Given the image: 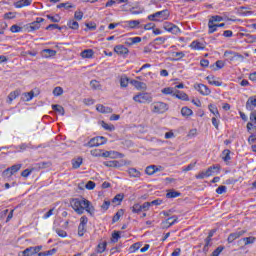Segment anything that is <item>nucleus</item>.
Instances as JSON below:
<instances>
[{"mask_svg": "<svg viewBox=\"0 0 256 256\" xmlns=\"http://www.w3.org/2000/svg\"><path fill=\"white\" fill-rule=\"evenodd\" d=\"M250 122L254 123L256 125V110H252L250 114Z\"/></svg>", "mask_w": 256, "mask_h": 256, "instance_id": "338daca9", "label": "nucleus"}, {"mask_svg": "<svg viewBox=\"0 0 256 256\" xmlns=\"http://www.w3.org/2000/svg\"><path fill=\"white\" fill-rule=\"evenodd\" d=\"M47 19L52 21V23H59V21H61V16H59V15H56V16L47 15Z\"/></svg>", "mask_w": 256, "mask_h": 256, "instance_id": "8fccbe9b", "label": "nucleus"}, {"mask_svg": "<svg viewBox=\"0 0 256 256\" xmlns=\"http://www.w3.org/2000/svg\"><path fill=\"white\" fill-rule=\"evenodd\" d=\"M194 89L199 91L201 95H211V89H209L205 84H195Z\"/></svg>", "mask_w": 256, "mask_h": 256, "instance_id": "f8f14e48", "label": "nucleus"}, {"mask_svg": "<svg viewBox=\"0 0 256 256\" xmlns=\"http://www.w3.org/2000/svg\"><path fill=\"white\" fill-rule=\"evenodd\" d=\"M209 111H210L211 113H213V115H214L216 118L221 117V115L219 114V110L215 107V105L210 104V105H209Z\"/></svg>", "mask_w": 256, "mask_h": 256, "instance_id": "37998d69", "label": "nucleus"}, {"mask_svg": "<svg viewBox=\"0 0 256 256\" xmlns=\"http://www.w3.org/2000/svg\"><path fill=\"white\" fill-rule=\"evenodd\" d=\"M163 29H165V31H168V33H172V35H179V33H181V29L171 22H165L163 25Z\"/></svg>", "mask_w": 256, "mask_h": 256, "instance_id": "9b49d317", "label": "nucleus"}, {"mask_svg": "<svg viewBox=\"0 0 256 256\" xmlns=\"http://www.w3.org/2000/svg\"><path fill=\"white\" fill-rule=\"evenodd\" d=\"M43 21H45V19L36 18V21L26 24L24 26V29H25V31H27V33H31L33 31H38V29H41V23H43Z\"/></svg>", "mask_w": 256, "mask_h": 256, "instance_id": "7ed1b4c3", "label": "nucleus"}, {"mask_svg": "<svg viewBox=\"0 0 256 256\" xmlns=\"http://www.w3.org/2000/svg\"><path fill=\"white\" fill-rule=\"evenodd\" d=\"M191 49H195L196 51H201L203 49H205V44L199 42V41H193L190 44Z\"/></svg>", "mask_w": 256, "mask_h": 256, "instance_id": "5701e85b", "label": "nucleus"}, {"mask_svg": "<svg viewBox=\"0 0 256 256\" xmlns=\"http://www.w3.org/2000/svg\"><path fill=\"white\" fill-rule=\"evenodd\" d=\"M208 33L211 34V33H215V31H217V28H215V22L209 20L208 22Z\"/></svg>", "mask_w": 256, "mask_h": 256, "instance_id": "de8ad7c7", "label": "nucleus"}, {"mask_svg": "<svg viewBox=\"0 0 256 256\" xmlns=\"http://www.w3.org/2000/svg\"><path fill=\"white\" fill-rule=\"evenodd\" d=\"M223 249H225V247L219 246L217 249H215L213 251L212 256H219V255H221V253H223Z\"/></svg>", "mask_w": 256, "mask_h": 256, "instance_id": "4d7b16f0", "label": "nucleus"}, {"mask_svg": "<svg viewBox=\"0 0 256 256\" xmlns=\"http://www.w3.org/2000/svg\"><path fill=\"white\" fill-rule=\"evenodd\" d=\"M31 5V0H19L15 3V7L17 9H21L22 7H29Z\"/></svg>", "mask_w": 256, "mask_h": 256, "instance_id": "a878e982", "label": "nucleus"}, {"mask_svg": "<svg viewBox=\"0 0 256 256\" xmlns=\"http://www.w3.org/2000/svg\"><path fill=\"white\" fill-rule=\"evenodd\" d=\"M243 241H244V245H253V243H255L256 241V238L253 236L245 237L243 238Z\"/></svg>", "mask_w": 256, "mask_h": 256, "instance_id": "49530a36", "label": "nucleus"}, {"mask_svg": "<svg viewBox=\"0 0 256 256\" xmlns=\"http://www.w3.org/2000/svg\"><path fill=\"white\" fill-rule=\"evenodd\" d=\"M131 85L135 87L138 91H147V84L141 81L132 80Z\"/></svg>", "mask_w": 256, "mask_h": 256, "instance_id": "dca6fc26", "label": "nucleus"}, {"mask_svg": "<svg viewBox=\"0 0 256 256\" xmlns=\"http://www.w3.org/2000/svg\"><path fill=\"white\" fill-rule=\"evenodd\" d=\"M152 111L153 113H158V114H162V113H166V111H169V105H167V103L165 102H154L152 104Z\"/></svg>", "mask_w": 256, "mask_h": 256, "instance_id": "39448f33", "label": "nucleus"}, {"mask_svg": "<svg viewBox=\"0 0 256 256\" xmlns=\"http://www.w3.org/2000/svg\"><path fill=\"white\" fill-rule=\"evenodd\" d=\"M84 210L87 211L90 215L95 214V207L91 205V202L88 200V204H84Z\"/></svg>", "mask_w": 256, "mask_h": 256, "instance_id": "c756f323", "label": "nucleus"}, {"mask_svg": "<svg viewBox=\"0 0 256 256\" xmlns=\"http://www.w3.org/2000/svg\"><path fill=\"white\" fill-rule=\"evenodd\" d=\"M57 55V51L51 49H45L42 51V57L44 59H50V57H55Z\"/></svg>", "mask_w": 256, "mask_h": 256, "instance_id": "aec40b11", "label": "nucleus"}, {"mask_svg": "<svg viewBox=\"0 0 256 256\" xmlns=\"http://www.w3.org/2000/svg\"><path fill=\"white\" fill-rule=\"evenodd\" d=\"M54 97H61L63 95V88L61 86H57L53 89Z\"/></svg>", "mask_w": 256, "mask_h": 256, "instance_id": "c03bdc74", "label": "nucleus"}, {"mask_svg": "<svg viewBox=\"0 0 256 256\" xmlns=\"http://www.w3.org/2000/svg\"><path fill=\"white\" fill-rule=\"evenodd\" d=\"M158 171H163L162 166H156V165H150L146 167L145 173L146 175H155V173H158Z\"/></svg>", "mask_w": 256, "mask_h": 256, "instance_id": "ddd939ff", "label": "nucleus"}, {"mask_svg": "<svg viewBox=\"0 0 256 256\" xmlns=\"http://www.w3.org/2000/svg\"><path fill=\"white\" fill-rule=\"evenodd\" d=\"M22 165L21 164H16L11 166L10 168H7L3 173L2 176L9 179L10 177H13L17 171L21 170Z\"/></svg>", "mask_w": 256, "mask_h": 256, "instance_id": "9d476101", "label": "nucleus"}, {"mask_svg": "<svg viewBox=\"0 0 256 256\" xmlns=\"http://www.w3.org/2000/svg\"><path fill=\"white\" fill-rule=\"evenodd\" d=\"M91 89H94V91H101V83L97 80H92L90 82Z\"/></svg>", "mask_w": 256, "mask_h": 256, "instance_id": "473e14b6", "label": "nucleus"}, {"mask_svg": "<svg viewBox=\"0 0 256 256\" xmlns=\"http://www.w3.org/2000/svg\"><path fill=\"white\" fill-rule=\"evenodd\" d=\"M34 97H35L34 91L23 93V101H26V102L31 101V99H33Z\"/></svg>", "mask_w": 256, "mask_h": 256, "instance_id": "72a5a7b5", "label": "nucleus"}, {"mask_svg": "<svg viewBox=\"0 0 256 256\" xmlns=\"http://www.w3.org/2000/svg\"><path fill=\"white\" fill-rule=\"evenodd\" d=\"M83 164V158L79 157L72 161V167L73 169H79L81 165Z\"/></svg>", "mask_w": 256, "mask_h": 256, "instance_id": "2f4dec72", "label": "nucleus"}, {"mask_svg": "<svg viewBox=\"0 0 256 256\" xmlns=\"http://www.w3.org/2000/svg\"><path fill=\"white\" fill-rule=\"evenodd\" d=\"M67 26L69 27V29H74V31H77V29H79V23L75 20H69Z\"/></svg>", "mask_w": 256, "mask_h": 256, "instance_id": "c9c22d12", "label": "nucleus"}, {"mask_svg": "<svg viewBox=\"0 0 256 256\" xmlns=\"http://www.w3.org/2000/svg\"><path fill=\"white\" fill-rule=\"evenodd\" d=\"M247 129H248V131H251V129H254L256 131V124H255V122H248L247 123Z\"/></svg>", "mask_w": 256, "mask_h": 256, "instance_id": "774afa93", "label": "nucleus"}, {"mask_svg": "<svg viewBox=\"0 0 256 256\" xmlns=\"http://www.w3.org/2000/svg\"><path fill=\"white\" fill-rule=\"evenodd\" d=\"M90 153H91L92 157H101L102 150L101 149H94V150H91Z\"/></svg>", "mask_w": 256, "mask_h": 256, "instance_id": "13d9d810", "label": "nucleus"}, {"mask_svg": "<svg viewBox=\"0 0 256 256\" xmlns=\"http://www.w3.org/2000/svg\"><path fill=\"white\" fill-rule=\"evenodd\" d=\"M126 24L130 29H137V27L141 25V22L139 20H130L127 21Z\"/></svg>", "mask_w": 256, "mask_h": 256, "instance_id": "c85d7f7f", "label": "nucleus"}, {"mask_svg": "<svg viewBox=\"0 0 256 256\" xmlns=\"http://www.w3.org/2000/svg\"><path fill=\"white\" fill-rule=\"evenodd\" d=\"M41 249H43V246L29 247L22 251L21 254H19V256L39 255V253H41Z\"/></svg>", "mask_w": 256, "mask_h": 256, "instance_id": "6e6552de", "label": "nucleus"}, {"mask_svg": "<svg viewBox=\"0 0 256 256\" xmlns=\"http://www.w3.org/2000/svg\"><path fill=\"white\" fill-rule=\"evenodd\" d=\"M105 167H113L115 169H119V167H123L125 165H131L130 161L127 160H112V161H106L104 162Z\"/></svg>", "mask_w": 256, "mask_h": 256, "instance_id": "0eeeda50", "label": "nucleus"}, {"mask_svg": "<svg viewBox=\"0 0 256 256\" xmlns=\"http://www.w3.org/2000/svg\"><path fill=\"white\" fill-rule=\"evenodd\" d=\"M70 205L75 213H77L78 215H83V213H85V205H88V200H80L78 198H74L71 200Z\"/></svg>", "mask_w": 256, "mask_h": 256, "instance_id": "f257e3e1", "label": "nucleus"}, {"mask_svg": "<svg viewBox=\"0 0 256 256\" xmlns=\"http://www.w3.org/2000/svg\"><path fill=\"white\" fill-rule=\"evenodd\" d=\"M52 109L54 111H57V113H59L60 115H65V108H63V106L61 105L54 104L52 105Z\"/></svg>", "mask_w": 256, "mask_h": 256, "instance_id": "58836bf2", "label": "nucleus"}, {"mask_svg": "<svg viewBox=\"0 0 256 256\" xmlns=\"http://www.w3.org/2000/svg\"><path fill=\"white\" fill-rule=\"evenodd\" d=\"M208 83L210 85H215V87H221V85H223V82L221 81H218L215 76H208L206 77Z\"/></svg>", "mask_w": 256, "mask_h": 256, "instance_id": "4be33fe9", "label": "nucleus"}, {"mask_svg": "<svg viewBox=\"0 0 256 256\" xmlns=\"http://www.w3.org/2000/svg\"><path fill=\"white\" fill-rule=\"evenodd\" d=\"M120 238H121V235L119 234V232H114L112 234L111 241L112 243H117V241H119Z\"/></svg>", "mask_w": 256, "mask_h": 256, "instance_id": "bf43d9fd", "label": "nucleus"}, {"mask_svg": "<svg viewBox=\"0 0 256 256\" xmlns=\"http://www.w3.org/2000/svg\"><path fill=\"white\" fill-rule=\"evenodd\" d=\"M256 107V96L250 97L246 102V109L253 111Z\"/></svg>", "mask_w": 256, "mask_h": 256, "instance_id": "a211bd4d", "label": "nucleus"}, {"mask_svg": "<svg viewBox=\"0 0 256 256\" xmlns=\"http://www.w3.org/2000/svg\"><path fill=\"white\" fill-rule=\"evenodd\" d=\"M122 201H123V194L116 195L112 200L113 203H121Z\"/></svg>", "mask_w": 256, "mask_h": 256, "instance_id": "e2e57ef3", "label": "nucleus"}, {"mask_svg": "<svg viewBox=\"0 0 256 256\" xmlns=\"http://www.w3.org/2000/svg\"><path fill=\"white\" fill-rule=\"evenodd\" d=\"M128 173L130 177H141V172L135 168H130L128 169Z\"/></svg>", "mask_w": 256, "mask_h": 256, "instance_id": "79ce46f5", "label": "nucleus"}, {"mask_svg": "<svg viewBox=\"0 0 256 256\" xmlns=\"http://www.w3.org/2000/svg\"><path fill=\"white\" fill-rule=\"evenodd\" d=\"M101 127L105 129L106 131H115V126L111 124L105 123V121L100 122Z\"/></svg>", "mask_w": 256, "mask_h": 256, "instance_id": "ea45409f", "label": "nucleus"}, {"mask_svg": "<svg viewBox=\"0 0 256 256\" xmlns=\"http://www.w3.org/2000/svg\"><path fill=\"white\" fill-rule=\"evenodd\" d=\"M141 249V243H135L130 247V253H135V251H139Z\"/></svg>", "mask_w": 256, "mask_h": 256, "instance_id": "5fc2aeb1", "label": "nucleus"}, {"mask_svg": "<svg viewBox=\"0 0 256 256\" xmlns=\"http://www.w3.org/2000/svg\"><path fill=\"white\" fill-rule=\"evenodd\" d=\"M114 52L120 56L129 55V48L125 47L124 45H116L114 47Z\"/></svg>", "mask_w": 256, "mask_h": 256, "instance_id": "2eb2a0df", "label": "nucleus"}, {"mask_svg": "<svg viewBox=\"0 0 256 256\" xmlns=\"http://www.w3.org/2000/svg\"><path fill=\"white\" fill-rule=\"evenodd\" d=\"M128 41V45H135V43H141V37L130 38Z\"/></svg>", "mask_w": 256, "mask_h": 256, "instance_id": "864d4df0", "label": "nucleus"}, {"mask_svg": "<svg viewBox=\"0 0 256 256\" xmlns=\"http://www.w3.org/2000/svg\"><path fill=\"white\" fill-rule=\"evenodd\" d=\"M162 93L164 95H173V88L171 87L164 88L162 89Z\"/></svg>", "mask_w": 256, "mask_h": 256, "instance_id": "0e129e2a", "label": "nucleus"}, {"mask_svg": "<svg viewBox=\"0 0 256 256\" xmlns=\"http://www.w3.org/2000/svg\"><path fill=\"white\" fill-rule=\"evenodd\" d=\"M205 177H209L206 171L199 172L196 175V179H205Z\"/></svg>", "mask_w": 256, "mask_h": 256, "instance_id": "69168bd1", "label": "nucleus"}, {"mask_svg": "<svg viewBox=\"0 0 256 256\" xmlns=\"http://www.w3.org/2000/svg\"><path fill=\"white\" fill-rule=\"evenodd\" d=\"M220 170H221L220 165L211 166L206 170V175H208V177H211V175H213V173H215V171L219 172Z\"/></svg>", "mask_w": 256, "mask_h": 256, "instance_id": "bb28decb", "label": "nucleus"}, {"mask_svg": "<svg viewBox=\"0 0 256 256\" xmlns=\"http://www.w3.org/2000/svg\"><path fill=\"white\" fill-rule=\"evenodd\" d=\"M95 55V52L93 49H86L81 52L80 56L82 59H92V57Z\"/></svg>", "mask_w": 256, "mask_h": 256, "instance_id": "6ab92c4d", "label": "nucleus"}, {"mask_svg": "<svg viewBox=\"0 0 256 256\" xmlns=\"http://www.w3.org/2000/svg\"><path fill=\"white\" fill-rule=\"evenodd\" d=\"M180 195H181V193L171 190V191L167 192L166 197L168 199H175V197H179Z\"/></svg>", "mask_w": 256, "mask_h": 256, "instance_id": "a18cd8bd", "label": "nucleus"}, {"mask_svg": "<svg viewBox=\"0 0 256 256\" xmlns=\"http://www.w3.org/2000/svg\"><path fill=\"white\" fill-rule=\"evenodd\" d=\"M96 111H98L99 113H113V109L103 106V104H98L96 106Z\"/></svg>", "mask_w": 256, "mask_h": 256, "instance_id": "b1692460", "label": "nucleus"}, {"mask_svg": "<svg viewBox=\"0 0 256 256\" xmlns=\"http://www.w3.org/2000/svg\"><path fill=\"white\" fill-rule=\"evenodd\" d=\"M222 159L225 161V163H228V161H231V151L229 149H226L222 152Z\"/></svg>", "mask_w": 256, "mask_h": 256, "instance_id": "f704fd0d", "label": "nucleus"}, {"mask_svg": "<svg viewBox=\"0 0 256 256\" xmlns=\"http://www.w3.org/2000/svg\"><path fill=\"white\" fill-rule=\"evenodd\" d=\"M74 18L76 19V21H81L83 19V12L81 10H77L74 13Z\"/></svg>", "mask_w": 256, "mask_h": 256, "instance_id": "6e6d98bb", "label": "nucleus"}, {"mask_svg": "<svg viewBox=\"0 0 256 256\" xmlns=\"http://www.w3.org/2000/svg\"><path fill=\"white\" fill-rule=\"evenodd\" d=\"M197 135H198L197 129H196V128H193V129H191V130L188 132L187 137H189V138L191 139V138H193V137H197Z\"/></svg>", "mask_w": 256, "mask_h": 256, "instance_id": "680f3d73", "label": "nucleus"}, {"mask_svg": "<svg viewBox=\"0 0 256 256\" xmlns=\"http://www.w3.org/2000/svg\"><path fill=\"white\" fill-rule=\"evenodd\" d=\"M19 95H21V92L19 90H15V91L11 92L8 95L7 100H6L8 105H11V103H13V101H15V99L18 98Z\"/></svg>", "mask_w": 256, "mask_h": 256, "instance_id": "f3484780", "label": "nucleus"}, {"mask_svg": "<svg viewBox=\"0 0 256 256\" xmlns=\"http://www.w3.org/2000/svg\"><path fill=\"white\" fill-rule=\"evenodd\" d=\"M10 31L12 33H21V31H23V28L18 25H12Z\"/></svg>", "mask_w": 256, "mask_h": 256, "instance_id": "603ef678", "label": "nucleus"}, {"mask_svg": "<svg viewBox=\"0 0 256 256\" xmlns=\"http://www.w3.org/2000/svg\"><path fill=\"white\" fill-rule=\"evenodd\" d=\"M148 19L149 21H159V19H162V21H165L169 19V10H162L154 14H151L148 16Z\"/></svg>", "mask_w": 256, "mask_h": 256, "instance_id": "20e7f679", "label": "nucleus"}, {"mask_svg": "<svg viewBox=\"0 0 256 256\" xmlns=\"http://www.w3.org/2000/svg\"><path fill=\"white\" fill-rule=\"evenodd\" d=\"M63 7H64V9H73V5H71V3H69V2L60 3V4L57 5L58 9H61Z\"/></svg>", "mask_w": 256, "mask_h": 256, "instance_id": "3c124183", "label": "nucleus"}, {"mask_svg": "<svg viewBox=\"0 0 256 256\" xmlns=\"http://www.w3.org/2000/svg\"><path fill=\"white\" fill-rule=\"evenodd\" d=\"M129 85V78L127 77H121L120 78V87L125 88Z\"/></svg>", "mask_w": 256, "mask_h": 256, "instance_id": "09e8293b", "label": "nucleus"}, {"mask_svg": "<svg viewBox=\"0 0 256 256\" xmlns=\"http://www.w3.org/2000/svg\"><path fill=\"white\" fill-rule=\"evenodd\" d=\"M133 101L135 103L145 104V103H152L153 96L150 93H138L133 97Z\"/></svg>", "mask_w": 256, "mask_h": 256, "instance_id": "f03ea898", "label": "nucleus"}, {"mask_svg": "<svg viewBox=\"0 0 256 256\" xmlns=\"http://www.w3.org/2000/svg\"><path fill=\"white\" fill-rule=\"evenodd\" d=\"M245 233H247V231H245V230L231 233L227 239L228 243H233V241H236V239H239V237H243V235H245Z\"/></svg>", "mask_w": 256, "mask_h": 256, "instance_id": "4468645a", "label": "nucleus"}, {"mask_svg": "<svg viewBox=\"0 0 256 256\" xmlns=\"http://www.w3.org/2000/svg\"><path fill=\"white\" fill-rule=\"evenodd\" d=\"M85 189H88V191L95 189V182L88 181L85 185Z\"/></svg>", "mask_w": 256, "mask_h": 256, "instance_id": "052dcab7", "label": "nucleus"}, {"mask_svg": "<svg viewBox=\"0 0 256 256\" xmlns=\"http://www.w3.org/2000/svg\"><path fill=\"white\" fill-rule=\"evenodd\" d=\"M237 13H238V15H244V16L252 15L253 14L252 11H248L245 7L238 8L237 9Z\"/></svg>", "mask_w": 256, "mask_h": 256, "instance_id": "4c0bfd02", "label": "nucleus"}, {"mask_svg": "<svg viewBox=\"0 0 256 256\" xmlns=\"http://www.w3.org/2000/svg\"><path fill=\"white\" fill-rule=\"evenodd\" d=\"M174 97L180 99L181 101H189V96L185 92L177 91L173 94Z\"/></svg>", "mask_w": 256, "mask_h": 256, "instance_id": "393cba45", "label": "nucleus"}, {"mask_svg": "<svg viewBox=\"0 0 256 256\" xmlns=\"http://www.w3.org/2000/svg\"><path fill=\"white\" fill-rule=\"evenodd\" d=\"M107 249V242H100L97 246V253H105Z\"/></svg>", "mask_w": 256, "mask_h": 256, "instance_id": "a19ab883", "label": "nucleus"}, {"mask_svg": "<svg viewBox=\"0 0 256 256\" xmlns=\"http://www.w3.org/2000/svg\"><path fill=\"white\" fill-rule=\"evenodd\" d=\"M124 214L125 211H123V209L118 210L112 219L113 223H117V221H119V219H121V217H123Z\"/></svg>", "mask_w": 256, "mask_h": 256, "instance_id": "e433bc0d", "label": "nucleus"}, {"mask_svg": "<svg viewBox=\"0 0 256 256\" xmlns=\"http://www.w3.org/2000/svg\"><path fill=\"white\" fill-rule=\"evenodd\" d=\"M181 115L182 117H191V115H193V110H191L189 107H183L181 109Z\"/></svg>", "mask_w": 256, "mask_h": 256, "instance_id": "7c9ffc66", "label": "nucleus"}, {"mask_svg": "<svg viewBox=\"0 0 256 256\" xmlns=\"http://www.w3.org/2000/svg\"><path fill=\"white\" fill-rule=\"evenodd\" d=\"M225 56L227 55H232L231 58H230V61H235V59H241V61H243L244 57L243 55L239 54V53H232V52H225L224 53Z\"/></svg>", "mask_w": 256, "mask_h": 256, "instance_id": "cd10ccee", "label": "nucleus"}, {"mask_svg": "<svg viewBox=\"0 0 256 256\" xmlns=\"http://www.w3.org/2000/svg\"><path fill=\"white\" fill-rule=\"evenodd\" d=\"M150 204L149 202H144L143 204L136 203L131 207L132 213H142V211H149Z\"/></svg>", "mask_w": 256, "mask_h": 256, "instance_id": "1a4fd4ad", "label": "nucleus"}, {"mask_svg": "<svg viewBox=\"0 0 256 256\" xmlns=\"http://www.w3.org/2000/svg\"><path fill=\"white\" fill-rule=\"evenodd\" d=\"M177 219H179L177 216H172V217L166 219L164 222H162V225L164 227H171V225H175Z\"/></svg>", "mask_w": 256, "mask_h": 256, "instance_id": "412c9836", "label": "nucleus"}, {"mask_svg": "<svg viewBox=\"0 0 256 256\" xmlns=\"http://www.w3.org/2000/svg\"><path fill=\"white\" fill-rule=\"evenodd\" d=\"M107 143V138L103 136H97L92 138L87 144L86 147H99V145H105Z\"/></svg>", "mask_w": 256, "mask_h": 256, "instance_id": "423d86ee", "label": "nucleus"}]
</instances>
